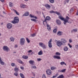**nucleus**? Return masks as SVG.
Here are the masks:
<instances>
[{
  "label": "nucleus",
  "instance_id": "2",
  "mask_svg": "<svg viewBox=\"0 0 78 78\" xmlns=\"http://www.w3.org/2000/svg\"><path fill=\"white\" fill-rule=\"evenodd\" d=\"M19 22V19L17 16H16L14 18L13 20L11 22L13 24H16V23H18Z\"/></svg>",
  "mask_w": 78,
  "mask_h": 78
},
{
  "label": "nucleus",
  "instance_id": "45",
  "mask_svg": "<svg viewBox=\"0 0 78 78\" xmlns=\"http://www.w3.org/2000/svg\"><path fill=\"white\" fill-rule=\"evenodd\" d=\"M31 68L32 69H37V68L36 67V66H32L31 67Z\"/></svg>",
  "mask_w": 78,
  "mask_h": 78
},
{
  "label": "nucleus",
  "instance_id": "35",
  "mask_svg": "<svg viewBox=\"0 0 78 78\" xmlns=\"http://www.w3.org/2000/svg\"><path fill=\"white\" fill-rule=\"evenodd\" d=\"M31 20L32 21H34V22H37V21H36V20L35 19H31Z\"/></svg>",
  "mask_w": 78,
  "mask_h": 78
},
{
  "label": "nucleus",
  "instance_id": "20",
  "mask_svg": "<svg viewBox=\"0 0 78 78\" xmlns=\"http://www.w3.org/2000/svg\"><path fill=\"white\" fill-rule=\"evenodd\" d=\"M63 50L64 51H68V50H69V48H68L66 46L63 48Z\"/></svg>",
  "mask_w": 78,
  "mask_h": 78
},
{
  "label": "nucleus",
  "instance_id": "15",
  "mask_svg": "<svg viewBox=\"0 0 78 78\" xmlns=\"http://www.w3.org/2000/svg\"><path fill=\"white\" fill-rule=\"evenodd\" d=\"M54 59H60L61 57L59 56H58L57 55H55L53 57Z\"/></svg>",
  "mask_w": 78,
  "mask_h": 78
},
{
  "label": "nucleus",
  "instance_id": "64",
  "mask_svg": "<svg viewBox=\"0 0 78 78\" xmlns=\"http://www.w3.org/2000/svg\"><path fill=\"white\" fill-rule=\"evenodd\" d=\"M1 35H2V34L1 33H0V36H1Z\"/></svg>",
  "mask_w": 78,
  "mask_h": 78
},
{
  "label": "nucleus",
  "instance_id": "27",
  "mask_svg": "<svg viewBox=\"0 0 78 78\" xmlns=\"http://www.w3.org/2000/svg\"><path fill=\"white\" fill-rule=\"evenodd\" d=\"M57 68L55 67L52 66L51 67V69L52 70H55V69H56Z\"/></svg>",
  "mask_w": 78,
  "mask_h": 78
},
{
  "label": "nucleus",
  "instance_id": "30",
  "mask_svg": "<svg viewBox=\"0 0 78 78\" xmlns=\"http://www.w3.org/2000/svg\"><path fill=\"white\" fill-rule=\"evenodd\" d=\"M9 4L10 7H12L13 6V3L10 2L9 3Z\"/></svg>",
  "mask_w": 78,
  "mask_h": 78
},
{
  "label": "nucleus",
  "instance_id": "57",
  "mask_svg": "<svg viewBox=\"0 0 78 78\" xmlns=\"http://www.w3.org/2000/svg\"><path fill=\"white\" fill-rule=\"evenodd\" d=\"M1 2H4V0H0Z\"/></svg>",
  "mask_w": 78,
  "mask_h": 78
},
{
  "label": "nucleus",
  "instance_id": "9",
  "mask_svg": "<svg viewBox=\"0 0 78 78\" xmlns=\"http://www.w3.org/2000/svg\"><path fill=\"white\" fill-rule=\"evenodd\" d=\"M12 24L10 23H8L7 24V27L8 29H11L12 28Z\"/></svg>",
  "mask_w": 78,
  "mask_h": 78
},
{
  "label": "nucleus",
  "instance_id": "39",
  "mask_svg": "<svg viewBox=\"0 0 78 78\" xmlns=\"http://www.w3.org/2000/svg\"><path fill=\"white\" fill-rule=\"evenodd\" d=\"M57 30V29L55 28L53 30V31L54 33H56Z\"/></svg>",
  "mask_w": 78,
  "mask_h": 78
},
{
  "label": "nucleus",
  "instance_id": "21",
  "mask_svg": "<svg viewBox=\"0 0 78 78\" xmlns=\"http://www.w3.org/2000/svg\"><path fill=\"white\" fill-rule=\"evenodd\" d=\"M0 63L1 65H4L5 64V63L2 60V59H1V58H0Z\"/></svg>",
  "mask_w": 78,
  "mask_h": 78
},
{
  "label": "nucleus",
  "instance_id": "47",
  "mask_svg": "<svg viewBox=\"0 0 78 78\" xmlns=\"http://www.w3.org/2000/svg\"><path fill=\"white\" fill-rule=\"evenodd\" d=\"M11 65L12 67H14V66L15 65V64H14V63H11Z\"/></svg>",
  "mask_w": 78,
  "mask_h": 78
},
{
  "label": "nucleus",
  "instance_id": "50",
  "mask_svg": "<svg viewBox=\"0 0 78 78\" xmlns=\"http://www.w3.org/2000/svg\"><path fill=\"white\" fill-rule=\"evenodd\" d=\"M69 43H71V42H72V40H70V39H69Z\"/></svg>",
  "mask_w": 78,
  "mask_h": 78
},
{
  "label": "nucleus",
  "instance_id": "25",
  "mask_svg": "<svg viewBox=\"0 0 78 78\" xmlns=\"http://www.w3.org/2000/svg\"><path fill=\"white\" fill-rule=\"evenodd\" d=\"M14 38L13 37H11L10 38V40L12 41V42H14Z\"/></svg>",
  "mask_w": 78,
  "mask_h": 78
},
{
  "label": "nucleus",
  "instance_id": "53",
  "mask_svg": "<svg viewBox=\"0 0 78 78\" xmlns=\"http://www.w3.org/2000/svg\"><path fill=\"white\" fill-rule=\"evenodd\" d=\"M75 47L77 48V49H78V45H75Z\"/></svg>",
  "mask_w": 78,
  "mask_h": 78
},
{
  "label": "nucleus",
  "instance_id": "14",
  "mask_svg": "<svg viewBox=\"0 0 78 78\" xmlns=\"http://www.w3.org/2000/svg\"><path fill=\"white\" fill-rule=\"evenodd\" d=\"M45 6L46 8L47 9H50V8H51L50 5L48 4H45Z\"/></svg>",
  "mask_w": 78,
  "mask_h": 78
},
{
  "label": "nucleus",
  "instance_id": "17",
  "mask_svg": "<svg viewBox=\"0 0 78 78\" xmlns=\"http://www.w3.org/2000/svg\"><path fill=\"white\" fill-rule=\"evenodd\" d=\"M47 24V29L48 30V31H50V30H51V27H50V25H49L47 24V23H46Z\"/></svg>",
  "mask_w": 78,
  "mask_h": 78
},
{
  "label": "nucleus",
  "instance_id": "61",
  "mask_svg": "<svg viewBox=\"0 0 78 78\" xmlns=\"http://www.w3.org/2000/svg\"><path fill=\"white\" fill-rule=\"evenodd\" d=\"M38 13H39V12H37V14H38Z\"/></svg>",
  "mask_w": 78,
  "mask_h": 78
},
{
  "label": "nucleus",
  "instance_id": "1",
  "mask_svg": "<svg viewBox=\"0 0 78 78\" xmlns=\"http://www.w3.org/2000/svg\"><path fill=\"white\" fill-rule=\"evenodd\" d=\"M58 18L64 21L63 23L64 25H66V23H72V21H69L70 18L67 16L66 17L65 19L61 16H59Z\"/></svg>",
  "mask_w": 78,
  "mask_h": 78
},
{
  "label": "nucleus",
  "instance_id": "3",
  "mask_svg": "<svg viewBox=\"0 0 78 78\" xmlns=\"http://www.w3.org/2000/svg\"><path fill=\"white\" fill-rule=\"evenodd\" d=\"M25 40L24 38H21L20 39V43L21 45H23L25 43Z\"/></svg>",
  "mask_w": 78,
  "mask_h": 78
},
{
  "label": "nucleus",
  "instance_id": "29",
  "mask_svg": "<svg viewBox=\"0 0 78 78\" xmlns=\"http://www.w3.org/2000/svg\"><path fill=\"white\" fill-rule=\"evenodd\" d=\"M14 70L15 72H17L19 70V68H18L17 67H15L14 68Z\"/></svg>",
  "mask_w": 78,
  "mask_h": 78
},
{
  "label": "nucleus",
  "instance_id": "58",
  "mask_svg": "<svg viewBox=\"0 0 78 78\" xmlns=\"http://www.w3.org/2000/svg\"><path fill=\"white\" fill-rule=\"evenodd\" d=\"M15 48L16 47H17V45H16L15 46Z\"/></svg>",
  "mask_w": 78,
  "mask_h": 78
},
{
  "label": "nucleus",
  "instance_id": "28",
  "mask_svg": "<svg viewBox=\"0 0 78 78\" xmlns=\"http://www.w3.org/2000/svg\"><path fill=\"white\" fill-rule=\"evenodd\" d=\"M66 69H62L60 71L59 70H58V72H65V71H66Z\"/></svg>",
  "mask_w": 78,
  "mask_h": 78
},
{
  "label": "nucleus",
  "instance_id": "41",
  "mask_svg": "<svg viewBox=\"0 0 78 78\" xmlns=\"http://www.w3.org/2000/svg\"><path fill=\"white\" fill-rule=\"evenodd\" d=\"M49 2L51 3H54V0H49Z\"/></svg>",
  "mask_w": 78,
  "mask_h": 78
},
{
  "label": "nucleus",
  "instance_id": "63",
  "mask_svg": "<svg viewBox=\"0 0 78 78\" xmlns=\"http://www.w3.org/2000/svg\"><path fill=\"white\" fill-rule=\"evenodd\" d=\"M3 13L4 14H5V12H3Z\"/></svg>",
  "mask_w": 78,
  "mask_h": 78
},
{
  "label": "nucleus",
  "instance_id": "37",
  "mask_svg": "<svg viewBox=\"0 0 78 78\" xmlns=\"http://www.w3.org/2000/svg\"><path fill=\"white\" fill-rule=\"evenodd\" d=\"M55 13L56 14H57V15H58V16H59V15H60V13H59V12H57V11L55 12Z\"/></svg>",
  "mask_w": 78,
  "mask_h": 78
},
{
  "label": "nucleus",
  "instance_id": "11",
  "mask_svg": "<svg viewBox=\"0 0 78 78\" xmlns=\"http://www.w3.org/2000/svg\"><path fill=\"white\" fill-rule=\"evenodd\" d=\"M46 73L47 75H50L51 74V71L50 70L48 69L46 71Z\"/></svg>",
  "mask_w": 78,
  "mask_h": 78
},
{
  "label": "nucleus",
  "instance_id": "55",
  "mask_svg": "<svg viewBox=\"0 0 78 78\" xmlns=\"http://www.w3.org/2000/svg\"><path fill=\"white\" fill-rule=\"evenodd\" d=\"M28 53H30L31 52H32V50H30L28 52Z\"/></svg>",
  "mask_w": 78,
  "mask_h": 78
},
{
  "label": "nucleus",
  "instance_id": "48",
  "mask_svg": "<svg viewBox=\"0 0 78 78\" xmlns=\"http://www.w3.org/2000/svg\"><path fill=\"white\" fill-rule=\"evenodd\" d=\"M37 60L38 61H41V58H37Z\"/></svg>",
  "mask_w": 78,
  "mask_h": 78
},
{
  "label": "nucleus",
  "instance_id": "7",
  "mask_svg": "<svg viewBox=\"0 0 78 78\" xmlns=\"http://www.w3.org/2000/svg\"><path fill=\"white\" fill-rule=\"evenodd\" d=\"M56 43L58 47H61L62 45V43L60 41H57Z\"/></svg>",
  "mask_w": 78,
  "mask_h": 78
},
{
  "label": "nucleus",
  "instance_id": "34",
  "mask_svg": "<svg viewBox=\"0 0 78 78\" xmlns=\"http://www.w3.org/2000/svg\"><path fill=\"white\" fill-rule=\"evenodd\" d=\"M55 55L60 56V55H61V53H60L59 52H57L55 53Z\"/></svg>",
  "mask_w": 78,
  "mask_h": 78
},
{
  "label": "nucleus",
  "instance_id": "49",
  "mask_svg": "<svg viewBox=\"0 0 78 78\" xmlns=\"http://www.w3.org/2000/svg\"><path fill=\"white\" fill-rule=\"evenodd\" d=\"M68 45L69 46L70 48H72V46L71 45H70V44L69 43L68 44Z\"/></svg>",
  "mask_w": 78,
  "mask_h": 78
},
{
  "label": "nucleus",
  "instance_id": "8",
  "mask_svg": "<svg viewBox=\"0 0 78 78\" xmlns=\"http://www.w3.org/2000/svg\"><path fill=\"white\" fill-rule=\"evenodd\" d=\"M50 19H51V18H50V16H47L46 17V19H45L43 21V24H44V23L45 22L46 23H47V21H47V20H50Z\"/></svg>",
  "mask_w": 78,
  "mask_h": 78
},
{
  "label": "nucleus",
  "instance_id": "62",
  "mask_svg": "<svg viewBox=\"0 0 78 78\" xmlns=\"http://www.w3.org/2000/svg\"><path fill=\"white\" fill-rule=\"evenodd\" d=\"M64 64L65 66H66V63H65Z\"/></svg>",
  "mask_w": 78,
  "mask_h": 78
},
{
  "label": "nucleus",
  "instance_id": "26",
  "mask_svg": "<svg viewBox=\"0 0 78 78\" xmlns=\"http://www.w3.org/2000/svg\"><path fill=\"white\" fill-rule=\"evenodd\" d=\"M38 55H42L43 54V53H42V51L41 50L38 53Z\"/></svg>",
  "mask_w": 78,
  "mask_h": 78
},
{
  "label": "nucleus",
  "instance_id": "19",
  "mask_svg": "<svg viewBox=\"0 0 78 78\" xmlns=\"http://www.w3.org/2000/svg\"><path fill=\"white\" fill-rule=\"evenodd\" d=\"M13 10L14 11V12H15V13H16V15H17L18 16H19V15H20L19 13V12H17V10H15L14 9H13Z\"/></svg>",
  "mask_w": 78,
  "mask_h": 78
},
{
  "label": "nucleus",
  "instance_id": "32",
  "mask_svg": "<svg viewBox=\"0 0 78 78\" xmlns=\"http://www.w3.org/2000/svg\"><path fill=\"white\" fill-rule=\"evenodd\" d=\"M26 39L27 43H30V41L28 38L27 37L26 38Z\"/></svg>",
  "mask_w": 78,
  "mask_h": 78
},
{
  "label": "nucleus",
  "instance_id": "59",
  "mask_svg": "<svg viewBox=\"0 0 78 78\" xmlns=\"http://www.w3.org/2000/svg\"><path fill=\"white\" fill-rule=\"evenodd\" d=\"M24 0L25 2H28V0Z\"/></svg>",
  "mask_w": 78,
  "mask_h": 78
},
{
  "label": "nucleus",
  "instance_id": "33",
  "mask_svg": "<svg viewBox=\"0 0 78 78\" xmlns=\"http://www.w3.org/2000/svg\"><path fill=\"white\" fill-rule=\"evenodd\" d=\"M71 32H77V29H74Z\"/></svg>",
  "mask_w": 78,
  "mask_h": 78
},
{
  "label": "nucleus",
  "instance_id": "56",
  "mask_svg": "<svg viewBox=\"0 0 78 78\" xmlns=\"http://www.w3.org/2000/svg\"><path fill=\"white\" fill-rule=\"evenodd\" d=\"M34 18H35V19H37V17L36 16H34Z\"/></svg>",
  "mask_w": 78,
  "mask_h": 78
},
{
  "label": "nucleus",
  "instance_id": "38",
  "mask_svg": "<svg viewBox=\"0 0 78 78\" xmlns=\"http://www.w3.org/2000/svg\"><path fill=\"white\" fill-rule=\"evenodd\" d=\"M14 75H15L16 76H18V73L16 72L14 73Z\"/></svg>",
  "mask_w": 78,
  "mask_h": 78
},
{
  "label": "nucleus",
  "instance_id": "4",
  "mask_svg": "<svg viewBox=\"0 0 78 78\" xmlns=\"http://www.w3.org/2000/svg\"><path fill=\"white\" fill-rule=\"evenodd\" d=\"M61 42L62 43V45H66V43H67V41L64 38H62L61 39Z\"/></svg>",
  "mask_w": 78,
  "mask_h": 78
},
{
  "label": "nucleus",
  "instance_id": "5",
  "mask_svg": "<svg viewBox=\"0 0 78 78\" xmlns=\"http://www.w3.org/2000/svg\"><path fill=\"white\" fill-rule=\"evenodd\" d=\"M3 49L5 51L8 52L9 51V48L6 46H4L3 48Z\"/></svg>",
  "mask_w": 78,
  "mask_h": 78
},
{
  "label": "nucleus",
  "instance_id": "23",
  "mask_svg": "<svg viewBox=\"0 0 78 78\" xmlns=\"http://www.w3.org/2000/svg\"><path fill=\"white\" fill-rule=\"evenodd\" d=\"M62 32L59 31L57 33V35L58 36H61L62 35Z\"/></svg>",
  "mask_w": 78,
  "mask_h": 78
},
{
  "label": "nucleus",
  "instance_id": "46",
  "mask_svg": "<svg viewBox=\"0 0 78 78\" xmlns=\"http://www.w3.org/2000/svg\"><path fill=\"white\" fill-rule=\"evenodd\" d=\"M42 78H46V76H45V74H43V75Z\"/></svg>",
  "mask_w": 78,
  "mask_h": 78
},
{
  "label": "nucleus",
  "instance_id": "42",
  "mask_svg": "<svg viewBox=\"0 0 78 78\" xmlns=\"http://www.w3.org/2000/svg\"><path fill=\"white\" fill-rule=\"evenodd\" d=\"M64 64H65V62H62L60 63V64L62 66H63V65Z\"/></svg>",
  "mask_w": 78,
  "mask_h": 78
},
{
  "label": "nucleus",
  "instance_id": "44",
  "mask_svg": "<svg viewBox=\"0 0 78 78\" xmlns=\"http://www.w3.org/2000/svg\"><path fill=\"white\" fill-rule=\"evenodd\" d=\"M57 76H58V74H56V75L53 76L52 77V78H56V77Z\"/></svg>",
  "mask_w": 78,
  "mask_h": 78
},
{
  "label": "nucleus",
  "instance_id": "22",
  "mask_svg": "<svg viewBox=\"0 0 78 78\" xmlns=\"http://www.w3.org/2000/svg\"><path fill=\"white\" fill-rule=\"evenodd\" d=\"M18 61L19 63H20V64H23V62L22 61V60H21L20 59H18Z\"/></svg>",
  "mask_w": 78,
  "mask_h": 78
},
{
  "label": "nucleus",
  "instance_id": "51",
  "mask_svg": "<svg viewBox=\"0 0 78 78\" xmlns=\"http://www.w3.org/2000/svg\"><path fill=\"white\" fill-rule=\"evenodd\" d=\"M73 11V9H71L70 10V12H72Z\"/></svg>",
  "mask_w": 78,
  "mask_h": 78
},
{
  "label": "nucleus",
  "instance_id": "31",
  "mask_svg": "<svg viewBox=\"0 0 78 78\" xmlns=\"http://www.w3.org/2000/svg\"><path fill=\"white\" fill-rule=\"evenodd\" d=\"M64 78V76L63 75H61L57 77V78Z\"/></svg>",
  "mask_w": 78,
  "mask_h": 78
},
{
  "label": "nucleus",
  "instance_id": "52",
  "mask_svg": "<svg viewBox=\"0 0 78 78\" xmlns=\"http://www.w3.org/2000/svg\"><path fill=\"white\" fill-rule=\"evenodd\" d=\"M20 68V69H22V70H23V69H24V67L22 66H21Z\"/></svg>",
  "mask_w": 78,
  "mask_h": 78
},
{
  "label": "nucleus",
  "instance_id": "18",
  "mask_svg": "<svg viewBox=\"0 0 78 78\" xmlns=\"http://www.w3.org/2000/svg\"><path fill=\"white\" fill-rule=\"evenodd\" d=\"M29 15V13L28 12H26L24 14H23V16H28Z\"/></svg>",
  "mask_w": 78,
  "mask_h": 78
},
{
  "label": "nucleus",
  "instance_id": "40",
  "mask_svg": "<svg viewBox=\"0 0 78 78\" xmlns=\"http://www.w3.org/2000/svg\"><path fill=\"white\" fill-rule=\"evenodd\" d=\"M55 12L53 11V10H51L49 11L50 13L51 14H52V13H55Z\"/></svg>",
  "mask_w": 78,
  "mask_h": 78
},
{
  "label": "nucleus",
  "instance_id": "10",
  "mask_svg": "<svg viewBox=\"0 0 78 78\" xmlns=\"http://www.w3.org/2000/svg\"><path fill=\"white\" fill-rule=\"evenodd\" d=\"M48 45L49 48L52 47V44H51V40H50L48 42Z\"/></svg>",
  "mask_w": 78,
  "mask_h": 78
},
{
  "label": "nucleus",
  "instance_id": "43",
  "mask_svg": "<svg viewBox=\"0 0 78 78\" xmlns=\"http://www.w3.org/2000/svg\"><path fill=\"white\" fill-rule=\"evenodd\" d=\"M29 16H30V17H31V18H34V16H32V15H31V14H30Z\"/></svg>",
  "mask_w": 78,
  "mask_h": 78
},
{
  "label": "nucleus",
  "instance_id": "13",
  "mask_svg": "<svg viewBox=\"0 0 78 78\" xmlns=\"http://www.w3.org/2000/svg\"><path fill=\"white\" fill-rule=\"evenodd\" d=\"M29 62L30 64H31V66H34V61L32 60H30Z\"/></svg>",
  "mask_w": 78,
  "mask_h": 78
},
{
  "label": "nucleus",
  "instance_id": "36",
  "mask_svg": "<svg viewBox=\"0 0 78 78\" xmlns=\"http://www.w3.org/2000/svg\"><path fill=\"white\" fill-rule=\"evenodd\" d=\"M35 36H36V34L35 33L33 34H31L30 35V36H31V37H34Z\"/></svg>",
  "mask_w": 78,
  "mask_h": 78
},
{
  "label": "nucleus",
  "instance_id": "24",
  "mask_svg": "<svg viewBox=\"0 0 78 78\" xmlns=\"http://www.w3.org/2000/svg\"><path fill=\"white\" fill-rule=\"evenodd\" d=\"M23 58V59H27L28 58V57L27 56H25V55H23L22 56Z\"/></svg>",
  "mask_w": 78,
  "mask_h": 78
},
{
  "label": "nucleus",
  "instance_id": "12",
  "mask_svg": "<svg viewBox=\"0 0 78 78\" xmlns=\"http://www.w3.org/2000/svg\"><path fill=\"white\" fill-rule=\"evenodd\" d=\"M56 22L57 24L58 25H61V22L59 20H56Z\"/></svg>",
  "mask_w": 78,
  "mask_h": 78
},
{
  "label": "nucleus",
  "instance_id": "6",
  "mask_svg": "<svg viewBox=\"0 0 78 78\" xmlns=\"http://www.w3.org/2000/svg\"><path fill=\"white\" fill-rule=\"evenodd\" d=\"M39 45L41 47L43 48H47V47L46 45H45V44H44L42 42H40L39 43Z\"/></svg>",
  "mask_w": 78,
  "mask_h": 78
},
{
  "label": "nucleus",
  "instance_id": "16",
  "mask_svg": "<svg viewBox=\"0 0 78 78\" xmlns=\"http://www.w3.org/2000/svg\"><path fill=\"white\" fill-rule=\"evenodd\" d=\"M26 6L27 5H25L21 4L20 5V7L21 8H26Z\"/></svg>",
  "mask_w": 78,
  "mask_h": 78
},
{
  "label": "nucleus",
  "instance_id": "54",
  "mask_svg": "<svg viewBox=\"0 0 78 78\" xmlns=\"http://www.w3.org/2000/svg\"><path fill=\"white\" fill-rule=\"evenodd\" d=\"M69 0H66L65 1V2H67V3H69Z\"/></svg>",
  "mask_w": 78,
  "mask_h": 78
},
{
  "label": "nucleus",
  "instance_id": "60",
  "mask_svg": "<svg viewBox=\"0 0 78 78\" xmlns=\"http://www.w3.org/2000/svg\"><path fill=\"white\" fill-rule=\"evenodd\" d=\"M57 41V40H55V42H56Z\"/></svg>",
  "mask_w": 78,
  "mask_h": 78
}]
</instances>
